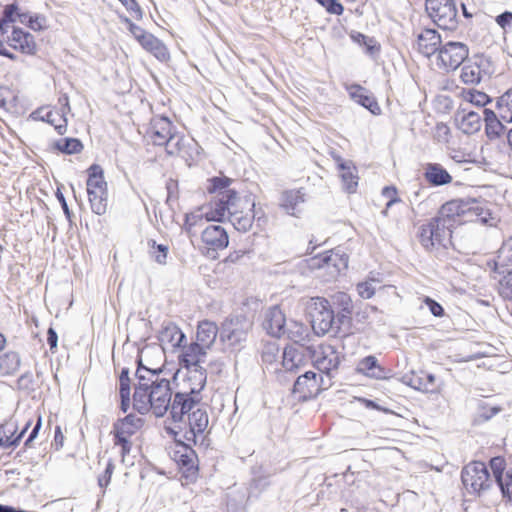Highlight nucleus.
Returning a JSON list of instances; mask_svg holds the SVG:
<instances>
[{"mask_svg":"<svg viewBox=\"0 0 512 512\" xmlns=\"http://www.w3.org/2000/svg\"><path fill=\"white\" fill-rule=\"evenodd\" d=\"M231 179L215 177L209 180L207 191L213 194L205 216L209 221L228 219L234 228L240 232L248 231L253 223L255 203L249 196L240 197L230 188Z\"/></svg>","mask_w":512,"mask_h":512,"instance_id":"nucleus-1","label":"nucleus"},{"mask_svg":"<svg viewBox=\"0 0 512 512\" xmlns=\"http://www.w3.org/2000/svg\"><path fill=\"white\" fill-rule=\"evenodd\" d=\"M135 375L133 408L141 414L152 412L156 417L164 416L172 401L169 379L161 375V370L144 366H139Z\"/></svg>","mask_w":512,"mask_h":512,"instance_id":"nucleus-2","label":"nucleus"},{"mask_svg":"<svg viewBox=\"0 0 512 512\" xmlns=\"http://www.w3.org/2000/svg\"><path fill=\"white\" fill-rule=\"evenodd\" d=\"M348 262V255L340 248H336L310 258L308 266L311 270H317V276L323 281L331 282L348 268Z\"/></svg>","mask_w":512,"mask_h":512,"instance_id":"nucleus-3","label":"nucleus"},{"mask_svg":"<svg viewBox=\"0 0 512 512\" xmlns=\"http://www.w3.org/2000/svg\"><path fill=\"white\" fill-rule=\"evenodd\" d=\"M207 349L198 343H191L182 348L180 363L188 370V380L196 382V389L202 390L206 384V371L201 363L205 361Z\"/></svg>","mask_w":512,"mask_h":512,"instance_id":"nucleus-4","label":"nucleus"},{"mask_svg":"<svg viewBox=\"0 0 512 512\" xmlns=\"http://www.w3.org/2000/svg\"><path fill=\"white\" fill-rule=\"evenodd\" d=\"M311 317V324L317 335H325L329 332L337 333L335 316L329 302L322 297L311 298L307 305Z\"/></svg>","mask_w":512,"mask_h":512,"instance_id":"nucleus-5","label":"nucleus"},{"mask_svg":"<svg viewBox=\"0 0 512 512\" xmlns=\"http://www.w3.org/2000/svg\"><path fill=\"white\" fill-rule=\"evenodd\" d=\"M86 185L92 211L103 215L107 210V183L99 165L94 164L88 169Z\"/></svg>","mask_w":512,"mask_h":512,"instance_id":"nucleus-6","label":"nucleus"},{"mask_svg":"<svg viewBox=\"0 0 512 512\" xmlns=\"http://www.w3.org/2000/svg\"><path fill=\"white\" fill-rule=\"evenodd\" d=\"M252 327V322L245 316H236L226 319L221 326L220 341L230 349H237L246 340Z\"/></svg>","mask_w":512,"mask_h":512,"instance_id":"nucleus-7","label":"nucleus"},{"mask_svg":"<svg viewBox=\"0 0 512 512\" xmlns=\"http://www.w3.org/2000/svg\"><path fill=\"white\" fill-rule=\"evenodd\" d=\"M451 235L452 229L437 216L419 229L420 242L427 250L436 246L445 247L450 243Z\"/></svg>","mask_w":512,"mask_h":512,"instance_id":"nucleus-8","label":"nucleus"},{"mask_svg":"<svg viewBox=\"0 0 512 512\" xmlns=\"http://www.w3.org/2000/svg\"><path fill=\"white\" fill-rule=\"evenodd\" d=\"M469 49L462 42L450 41L441 45L435 54L436 66L444 71L457 69L468 57Z\"/></svg>","mask_w":512,"mask_h":512,"instance_id":"nucleus-9","label":"nucleus"},{"mask_svg":"<svg viewBox=\"0 0 512 512\" xmlns=\"http://www.w3.org/2000/svg\"><path fill=\"white\" fill-rule=\"evenodd\" d=\"M201 390L196 389V382L190 387L189 391L177 392L170 404V415L175 423H185L188 413L201 404L199 396Z\"/></svg>","mask_w":512,"mask_h":512,"instance_id":"nucleus-10","label":"nucleus"},{"mask_svg":"<svg viewBox=\"0 0 512 512\" xmlns=\"http://www.w3.org/2000/svg\"><path fill=\"white\" fill-rule=\"evenodd\" d=\"M426 10L438 27L453 30L457 26L455 0H426Z\"/></svg>","mask_w":512,"mask_h":512,"instance_id":"nucleus-11","label":"nucleus"},{"mask_svg":"<svg viewBox=\"0 0 512 512\" xmlns=\"http://www.w3.org/2000/svg\"><path fill=\"white\" fill-rule=\"evenodd\" d=\"M142 425L143 419L133 414L127 415L113 425L112 433L114 435V443L115 445L121 446V454L123 458L131 450V436L134 435Z\"/></svg>","mask_w":512,"mask_h":512,"instance_id":"nucleus-12","label":"nucleus"},{"mask_svg":"<svg viewBox=\"0 0 512 512\" xmlns=\"http://www.w3.org/2000/svg\"><path fill=\"white\" fill-rule=\"evenodd\" d=\"M461 478L466 489L474 493L486 490L492 484L486 465L479 461L466 465L462 470Z\"/></svg>","mask_w":512,"mask_h":512,"instance_id":"nucleus-13","label":"nucleus"},{"mask_svg":"<svg viewBox=\"0 0 512 512\" xmlns=\"http://www.w3.org/2000/svg\"><path fill=\"white\" fill-rule=\"evenodd\" d=\"M461 221L462 223L478 222L493 227L497 225L499 219L491 212L487 203L470 199L463 202Z\"/></svg>","mask_w":512,"mask_h":512,"instance_id":"nucleus-14","label":"nucleus"},{"mask_svg":"<svg viewBox=\"0 0 512 512\" xmlns=\"http://www.w3.org/2000/svg\"><path fill=\"white\" fill-rule=\"evenodd\" d=\"M343 356L337 349L330 344H321L313 352V362L315 367L328 377L338 370Z\"/></svg>","mask_w":512,"mask_h":512,"instance_id":"nucleus-15","label":"nucleus"},{"mask_svg":"<svg viewBox=\"0 0 512 512\" xmlns=\"http://www.w3.org/2000/svg\"><path fill=\"white\" fill-rule=\"evenodd\" d=\"M185 422H187L189 427L185 434L186 439L196 443V438L202 436L208 428L209 416L206 405L201 403L197 409L188 413V418L185 419Z\"/></svg>","mask_w":512,"mask_h":512,"instance_id":"nucleus-16","label":"nucleus"},{"mask_svg":"<svg viewBox=\"0 0 512 512\" xmlns=\"http://www.w3.org/2000/svg\"><path fill=\"white\" fill-rule=\"evenodd\" d=\"M159 342L163 351L179 348L185 339V334L172 322H164L159 333Z\"/></svg>","mask_w":512,"mask_h":512,"instance_id":"nucleus-17","label":"nucleus"},{"mask_svg":"<svg viewBox=\"0 0 512 512\" xmlns=\"http://www.w3.org/2000/svg\"><path fill=\"white\" fill-rule=\"evenodd\" d=\"M148 134L153 144L162 146L171 139L173 125L167 117L156 116L151 120Z\"/></svg>","mask_w":512,"mask_h":512,"instance_id":"nucleus-18","label":"nucleus"},{"mask_svg":"<svg viewBox=\"0 0 512 512\" xmlns=\"http://www.w3.org/2000/svg\"><path fill=\"white\" fill-rule=\"evenodd\" d=\"M441 46V37L434 29H424L417 35L416 48L425 57L436 54Z\"/></svg>","mask_w":512,"mask_h":512,"instance_id":"nucleus-19","label":"nucleus"},{"mask_svg":"<svg viewBox=\"0 0 512 512\" xmlns=\"http://www.w3.org/2000/svg\"><path fill=\"white\" fill-rule=\"evenodd\" d=\"M264 329L274 337L285 336L286 318L278 306L269 308L263 322Z\"/></svg>","mask_w":512,"mask_h":512,"instance_id":"nucleus-20","label":"nucleus"},{"mask_svg":"<svg viewBox=\"0 0 512 512\" xmlns=\"http://www.w3.org/2000/svg\"><path fill=\"white\" fill-rule=\"evenodd\" d=\"M320 390L321 384L318 382L316 373L312 371L299 376L293 387V392L299 393L305 399L317 396Z\"/></svg>","mask_w":512,"mask_h":512,"instance_id":"nucleus-21","label":"nucleus"},{"mask_svg":"<svg viewBox=\"0 0 512 512\" xmlns=\"http://www.w3.org/2000/svg\"><path fill=\"white\" fill-rule=\"evenodd\" d=\"M462 199H455L443 204L438 212L437 217L445 222L449 228H453L456 224H462L461 216L463 212Z\"/></svg>","mask_w":512,"mask_h":512,"instance_id":"nucleus-22","label":"nucleus"},{"mask_svg":"<svg viewBox=\"0 0 512 512\" xmlns=\"http://www.w3.org/2000/svg\"><path fill=\"white\" fill-rule=\"evenodd\" d=\"M202 241L213 250L223 249L228 245V235L219 225H210L202 232Z\"/></svg>","mask_w":512,"mask_h":512,"instance_id":"nucleus-23","label":"nucleus"},{"mask_svg":"<svg viewBox=\"0 0 512 512\" xmlns=\"http://www.w3.org/2000/svg\"><path fill=\"white\" fill-rule=\"evenodd\" d=\"M350 97L358 104L368 109L372 114L379 115L381 108L376 99L368 94L367 90L360 85H351L348 87Z\"/></svg>","mask_w":512,"mask_h":512,"instance_id":"nucleus-24","label":"nucleus"},{"mask_svg":"<svg viewBox=\"0 0 512 512\" xmlns=\"http://www.w3.org/2000/svg\"><path fill=\"white\" fill-rule=\"evenodd\" d=\"M282 367L286 371H294L306 363L305 349L303 347L288 346L282 352Z\"/></svg>","mask_w":512,"mask_h":512,"instance_id":"nucleus-25","label":"nucleus"},{"mask_svg":"<svg viewBox=\"0 0 512 512\" xmlns=\"http://www.w3.org/2000/svg\"><path fill=\"white\" fill-rule=\"evenodd\" d=\"M29 426L30 422H27L23 430L18 435H15L17 432L16 422L8 421L0 425V447L10 448L17 446Z\"/></svg>","mask_w":512,"mask_h":512,"instance_id":"nucleus-26","label":"nucleus"},{"mask_svg":"<svg viewBox=\"0 0 512 512\" xmlns=\"http://www.w3.org/2000/svg\"><path fill=\"white\" fill-rule=\"evenodd\" d=\"M333 157L338 164L344 189L349 193L355 192L358 186V176L355 174V167L351 162L343 161L338 155H333Z\"/></svg>","mask_w":512,"mask_h":512,"instance_id":"nucleus-27","label":"nucleus"},{"mask_svg":"<svg viewBox=\"0 0 512 512\" xmlns=\"http://www.w3.org/2000/svg\"><path fill=\"white\" fill-rule=\"evenodd\" d=\"M424 178L433 186L447 185L452 182V176L438 163H428L424 167Z\"/></svg>","mask_w":512,"mask_h":512,"instance_id":"nucleus-28","label":"nucleus"},{"mask_svg":"<svg viewBox=\"0 0 512 512\" xmlns=\"http://www.w3.org/2000/svg\"><path fill=\"white\" fill-rule=\"evenodd\" d=\"M218 332L220 331L214 322L208 320L201 321L197 327L196 343L201 344V346L208 350L216 341Z\"/></svg>","mask_w":512,"mask_h":512,"instance_id":"nucleus-29","label":"nucleus"},{"mask_svg":"<svg viewBox=\"0 0 512 512\" xmlns=\"http://www.w3.org/2000/svg\"><path fill=\"white\" fill-rule=\"evenodd\" d=\"M10 46L19 49L23 53L32 54L35 52L36 43L34 37L19 28H14L9 37Z\"/></svg>","mask_w":512,"mask_h":512,"instance_id":"nucleus-30","label":"nucleus"},{"mask_svg":"<svg viewBox=\"0 0 512 512\" xmlns=\"http://www.w3.org/2000/svg\"><path fill=\"white\" fill-rule=\"evenodd\" d=\"M173 460L178 465L192 471L196 468V454L195 451L184 443H177L172 454Z\"/></svg>","mask_w":512,"mask_h":512,"instance_id":"nucleus-31","label":"nucleus"},{"mask_svg":"<svg viewBox=\"0 0 512 512\" xmlns=\"http://www.w3.org/2000/svg\"><path fill=\"white\" fill-rule=\"evenodd\" d=\"M484 122H485V133L490 140H495L501 137L505 131V126L498 118L496 113L491 109H484Z\"/></svg>","mask_w":512,"mask_h":512,"instance_id":"nucleus-32","label":"nucleus"},{"mask_svg":"<svg viewBox=\"0 0 512 512\" xmlns=\"http://www.w3.org/2000/svg\"><path fill=\"white\" fill-rule=\"evenodd\" d=\"M356 372L374 379L384 378L383 368H381L378 364L376 357L371 355L361 359L358 362L356 366Z\"/></svg>","mask_w":512,"mask_h":512,"instance_id":"nucleus-33","label":"nucleus"},{"mask_svg":"<svg viewBox=\"0 0 512 512\" xmlns=\"http://www.w3.org/2000/svg\"><path fill=\"white\" fill-rule=\"evenodd\" d=\"M141 46L148 52L152 53L158 60L162 62L167 61L169 59V52L167 47L153 34H149V36L146 37V40L141 44Z\"/></svg>","mask_w":512,"mask_h":512,"instance_id":"nucleus-34","label":"nucleus"},{"mask_svg":"<svg viewBox=\"0 0 512 512\" xmlns=\"http://www.w3.org/2000/svg\"><path fill=\"white\" fill-rule=\"evenodd\" d=\"M481 128V116L474 111L465 112L462 110V116L459 120V129L465 134H473Z\"/></svg>","mask_w":512,"mask_h":512,"instance_id":"nucleus-35","label":"nucleus"},{"mask_svg":"<svg viewBox=\"0 0 512 512\" xmlns=\"http://www.w3.org/2000/svg\"><path fill=\"white\" fill-rule=\"evenodd\" d=\"M304 202V197L299 190L286 191L282 195V206L290 215L296 216L300 212L298 206Z\"/></svg>","mask_w":512,"mask_h":512,"instance_id":"nucleus-36","label":"nucleus"},{"mask_svg":"<svg viewBox=\"0 0 512 512\" xmlns=\"http://www.w3.org/2000/svg\"><path fill=\"white\" fill-rule=\"evenodd\" d=\"M460 78L465 84H478L482 78L480 65L477 62L467 61L462 67Z\"/></svg>","mask_w":512,"mask_h":512,"instance_id":"nucleus-37","label":"nucleus"},{"mask_svg":"<svg viewBox=\"0 0 512 512\" xmlns=\"http://www.w3.org/2000/svg\"><path fill=\"white\" fill-rule=\"evenodd\" d=\"M20 367V357L16 352H7L0 356V376L12 375Z\"/></svg>","mask_w":512,"mask_h":512,"instance_id":"nucleus-38","label":"nucleus"},{"mask_svg":"<svg viewBox=\"0 0 512 512\" xmlns=\"http://www.w3.org/2000/svg\"><path fill=\"white\" fill-rule=\"evenodd\" d=\"M119 393L121 398V410L125 413L130 407V378L129 370L122 369L119 377Z\"/></svg>","mask_w":512,"mask_h":512,"instance_id":"nucleus-39","label":"nucleus"},{"mask_svg":"<svg viewBox=\"0 0 512 512\" xmlns=\"http://www.w3.org/2000/svg\"><path fill=\"white\" fill-rule=\"evenodd\" d=\"M496 108L502 121L506 123L512 122V89H509L498 98Z\"/></svg>","mask_w":512,"mask_h":512,"instance_id":"nucleus-40","label":"nucleus"},{"mask_svg":"<svg viewBox=\"0 0 512 512\" xmlns=\"http://www.w3.org/2000/svg\"><path fill=\"white\" fill-rule=\"evenodd\" d=\"M496 266L498 269H512V236L498 250Z\"/></svg>","mask_w":512,"mask_h":512,"instance_id":"nucleus-41","label":"nucleus"},{"mask_svg":"<svg viewBox=\"0 0 512 512\" xmlns=\"http://www.w3.org/2000/svg\"><path fill=\"white\" fill-rule=\"evenodd\" d=\"M45 122L54 126L55 130L59 135H63L67 131V118L65 116V111H46L45 112Z\"/></svg>","mask_w":512,"mask_h":512,"instance_id":"nucleus-42","label":"nucleus"},{"mask_svg":"<svg viewBox=\"0 0 512 512\" xmlns=\"http://www.w3.org/2000/svg\"><path fill=\"white\" fill-rule=\"evenodd\" d=\"M435 382V376L426 372H420L419 374H413L407 384L416 390L430 391V387Z\"/></svg>","mask_w":512,"mask_h":512,"instance_id":"nucleus-43","label":"nucleus"},{"mask_svg":"<svg viewBox=\"0 0 512 512\" xmlns=\"http://www.w3.org/2000/svg\"><path fill=\"white\" fill-rule=\"evenodd\" d=\"M380 284V281L374 277H369L365 281L359 282L357 284V292L359 296L363 299H370L374 296L377 285Z\"/></svg>","mask_w":512,"mask_h":512,"instance_id":"nucleus-44","label":"nucleus"},{"mask_svg":"<svg viewBox=\"0 0 512 512\" xmlns=\"http://www.w3.org/2000/svg\"><path fill=\"white\" fill-rule=\"evenodd\" d=\"M503 274L499 281V293L507 300H512V269H499Z\"/></svg>","mask_w":512,"mask_h":512,"instance_id":"nucleus-45","label":"nucleus"},{"mask_svg":"<svg viewBox=\"0 0 512 512\" xmlns=\"http://www.w3.org/2000/svg\"><path fill=\"white\" fill-rule=\"evenodd\" d=\"M306 334V328L301 323L291 321L286 323L285 335L294 342H299L304 339Z\"/></svg>","mask_w":512,"mask_h":512,"instance_id":"nucleus-46","label":"nucleus"},{"mask_svg":"<svg viewBox=\"0 0 512 512\" xmlns=\"http://www.w3.org/2000/svg\"><path fill=\"white\" fill-rule=\"evenodd\" d=\"M56 148L66 154H75L82 150V143L75 138H67L56 142Z\"/></svg>","mask_w":512,"mask_h":512,"instance_id":"nucleus-47","label":"nucleus"},{"mask_svg":"<svg viewBox=\"0 0 512 512\" xmlns=\"http://www.w3.org/2000/svg\"><path fill=\"white\" fill-rule=\"evenodd\" d=\"M150 245V255L159 264H165L167 260L168 246L156 244L154 240L148 242Z\"/></svg>","mask_w":512,"mask_h":512,"instance_id":"nucleus-48","label":"nucleus"},{"mask_svg":"<svg viewBox=\"0 0 512 512\" xmlns=\"http://www.w3.org/2000/svg\"><path fill=\"white\" fill-rule=\"evenodd\" d=\"M464 99L476 106L484 107L491 100L487 94L477 90H469L463 94Z\"/></svg>","mask_w":512,"mask_h":512,"instance_id":"nucleus-49","label":"nucleus"},{"mask_svg":"<svg viewBox=\"0 0 512 512\" xmlns=\"http://www.w3.org/2000/svg\"><path fill=\"white\" fill-rule=\"evenodd\" d=\"M490 468L493 472L496 483L500 482V478L506 476L505 460L502 457H494L490 460Z\"/></svg>","mask_w":512,"mask_h":512,"instance_id":"nucleus-50","label":"nucleus"},{"mask_svg":"<svg viewBox=\"0 0 512 512\" xmlns=\"http://www.w3.org/2000/svg\"><path fill=\"white\" fill-rule=\"evenodd\" d=\"M352 37L355 42H357L361 46H364L368 53L374 54L375 52L379 51L377 42L373 38L368 37L361 33H357L356 35H353Z\"/></svg>","mask_w":512,"mask_h":512,"instance_id":"nucleus-51","label":"nucleus"},{"mask_svg":"<svg viewBox=\"0 0 512 512\" xmlns=\"http://www.w3.org/2000/svg\"><path fill=\"white\" fill-rule=\"evenodd\" d=\"M183 142H184V137L177 134V133H173L171 135V139L168 140V142H166L164 145L166 147V152L169 154V155H175V154H178L181 149H182V146H183Z\"/></svg>","mask_w":512,"mask_h":512,"instance_id":"nucleus-52","label":"nucleus"},{"mask_svg":"<svg viewBox=\"0 0 512 512\" xmlns=\"http://www.w3.org/2000/svg\"><path fill=\"white\" fill-rule=\"evenodd\" d=\"M500 487L504 496L512 499V468L506 470V476L500 478V482L497 483Z\"/></svg>","mask_w":512,"mask_h":512,"instance_id":"nucleus-53","label":"nucleus"},{"mask_svg":"<svg viewBox=\"0 0 512 512\" xmlns=\"http://www.w3.org/2000/svg\"><path fill=\"white\" fill-rule=\"evenodd\" d=\"M124 22L128 25L129 31L140 44H142L146 40V37L149 36L150 33L134 24L129 18H124Z\"/></svg>","mask_w":512,"mask_h":512,"instance_id":"nucleus-54","label":"nucleus"},{"mask_svg":"<svg viewBox=\"0 0 512 512\" xmlns=\"http://www.w3.org/2000/svg\"><path fill=\"white\" fill-rule=\"evenodd\" d=\"M279 354V349L274 344H269L265 346L263 352H262V361L265 364L272 365L274 362L277 361Z\"/></svg>","mask_w":512,"mask_h":512,"instance_id":"nucleus-55","label":"nucleus"},{"mask_svg":"<svg viewBox=\"0 0 512 512\" xmlns=\"http://www.w3.org/2000/svg\"><path fill=\"white\" fill-rule=\"evenodd\" d=\"M327 12L335 15H341L343 13V6L338 0H317Z\"/></svg>","mask_w":512,"mask_h":512,"instance_id":"nucleus-56","label":"nucleus"},{"mask_svg":"<svg viewBox=\"0 0 512 512\" xmlns=\"http://www.w3.org/2000/svg\"><path fill=\"white\" fill-rule=\"evenodd\" d=\"M382 195L388 198L386 209H389L393 204L400 202V198L397 196V189L395 186H386L382 189Z\"/></svg>","mask_w":512,"mask_h":512,"instance_id":"nucleus-57","label":"nucleus"},{"mask_svg":"<svg viewBox=\"0 0 512 512\" xmlns=\"http://www.w3.org/2000/svg\"><path fill=\"white\" fill-rule=\"evenodd\" d=\"M120 3L127 9L130 14L136 18L141 19L142 18V10L138 3L135 0H119Z\"/></svg>","mask_w":512,"mask_h":512,"instance_id":"nucleus-58","label":"nucleus"},{"mask_svg":"<svg viewBox=\"0 0 512 512\" xmlns=\"http://www.w3.org/2000/svg\"><path fill=\"white\" fill-rule=\"evenodd\" d=\"M114 471V464L109 461L102 475L98 477V485L100 488H106L111 480Z\"/></svg>","mask_w":512,"mask_h":512,"instance_id":"nucleus-59","label":"nucleus"},{"mask_svg":"<svg viewBox=\"0 0 512 512\" xmlns=\"http://www.w3.org/2000/svg\"><path fill=\"white\" fill-rule=\"evenodd\" d=\"M18 9L17 5L11 4L4 9V18L0 21V30L4 29V26L8 25L9 22H15L14 13Z\"/></svg>","mask_w":512,"mask_h":512,"instance_id":"nucleus-60","label":"nucleus"},{"mask_svg":"<svg viewBox=\"0 0 512 512\" xmlns=\"http://www.w3.org/2000/svg\"><path fill=\"white\" fill-rule=\"evenodd\" d=\"M334 300L342 306V309L347 312H351L352 301L348 294L339 292L334 295Z\"/></svg>","mask_w":512,"mask_h":512,"instance_id":"nucleus-61","label":"nucleus"},{"mask_svg":"<svg viewBox=\"0 0 512 512\" xmlns=\"http://www.w3.org/2000/svg\"><path fill=\"white\" fill-rule=\"evenodd\" d=\"M424 302L429 307L430 312L434 316L440 317V316L443 315L444 310H443L442 306L439 303H437L436 301H434L433 299H431L429 297H426Z\"/></svg>","mask_w":512,"mask_h":512,"instance_id":"nucleus-62","label":"nucleus"},{"mask_svg":"<svg viewBox=\"0 0 512 512\" xmlns=\"http://www.w3.org/2000/svg\"><path fill=\"white\" fill-rule=\"evenodd\" d=\"M496 22L501 28L506 29V27L512 22V13L504 12L498 15Z\"/></svg>","mask_w":512,"mask_h":512,"instance_id":"nucleus-63","label":"nucleus"},{"mask_svg":"<svg viewBox=\"0 0 512 512\" xmlns=\"http://www.w3.org/2000/svg\"><path fill=\"white\" fill-rule=\"evenodd\" d=\"M58 336L56 331L53 328H49L47 332V343L50 346V349L53 350L57 347Z\"/></svg>","mask_w":512,"mask_h":512,"instance_id":"nucleus-64","label":"nucleus"}]
</instances>
